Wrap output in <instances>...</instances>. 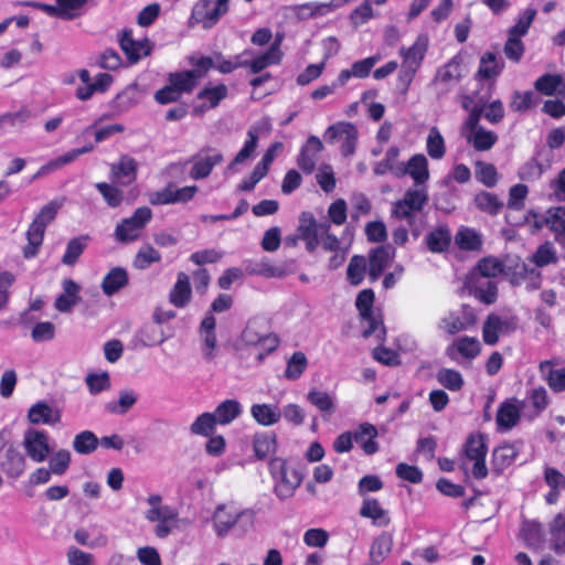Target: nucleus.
Here are the masks:
<instances>
[{
	"label": "nucleus",
	"instance_id": "f257e3e1",
	"mask_svg": "<svg viewBox=\"0 0 565 565\" xmlns=\"http://www.w3.org/2000/svg\"><path fill=\"white\" fill-rule=\"evenodd\" d=\"M58 209V204L50 202L36 214L26 232L28 245L23 248V256L25 258L29 259L36 256L44 238L45 228L55 218Z\"/></svg>",
	"mask_w": 565,
	"mask_h": 565
},
{
	"label": "nucleus",
	"instance_id": "f03ea898",
	"mask_svg": "<svg viewBox=\"0 0 565 565\" xmlns=\"http://www.w3.org/2000/svg\"><path fill=\"white\" fill-rule=\"evenodd\" d=\"M531 220H533L535 231L547 227L557 242L565 239V206L550 207L544 214L529 211L525 221L530 222Z\"/></svg>",
	"mask_w": 565,
	"mask_h": 565
},
{
	"label": "nucleus",
	"instance_id": "7ed1b4c3",
	"mask_svg": "<svg viewBox=\"0 0 565 565\" xmlns=\"http://www.w3.org/2000/svg\"><path fill=\"white\" fill-rule=\"evenodd\" d=\"M152 212L148 206L138 207L130 217L124 218L115 228V238L119 243H129L140 236V232L151 220Z\"/></svg>",
	"mask_w": 565,
	"mask_h": 565
},
{
	"label": "nucleus",
	"instance_id": "20e7f679",
	"mask_svg": "<svg viewBox=\"0 0 565 565\" xmlns=\"http://www.w3.org/2000/svg\"><path fill=\"white\" fill-rule=\"evenodd\" d=\"M224 160L223 153L211 147H202L195 154H193L188 162L192 163L189 175L193 180H201L207 178L213 168Z\"/></svg>",
	"mask_w": 565,
	"mask_h": 565
},
{
	"label": "nucleus",
	"instance_id": "39448f33",
	"mask_svg": "<svg viewBox=\"0 0 565 565\" xmlns=\"http://www.w3.org/2000/svg\"><path fill=\"white\" fill-rule=\"evenodd\" d=\"M461 63L462 58L455 55L448 63L437 70L431 86L435 88L438 98L447 95L461 81Z\"/></svg>",
	"mask_w": 565,
	"mask_h": 565
},
{
	"label": "nucleus",
	"instance_id": "423d86ee",
	"mask_svg": "<svg viewBox=\"0 0 565 565\" xmlns=\"http://www.w3.org/2000/svg\"><path fill=\"white\" fill-rule=\"evenodd\" d=\"M245 518L248 519V525H252L253 514L249 511H230L225 504H218L212 515L213 529L223 539Z\"/></svg>",
	"mask_w": 565,
	"mask_h": 565
},
{
	"label": "nucleus",
	"instance_id": "0eeeda50",
	"mask_svg": "<svg viewBox=\"0 0 565 565\" xmlns=\"http://www.w3.org/2000/svg\"><path fill=\"white\" fill-rule=\"evenodd\" d=\"M324 138L330 143L342 141L341 153L349 157L355 151L358 129L352 122L340 121L327 128Z\"/></svg>",
	"mask_w": 565,
	"mask_h": 565
},
{
	"label": "nucleus",
	"instance_id": "6e6552de",
	"mask_svg": "<svg viewBox=\"0 0 565 565\" xmlns=\"http://www.w3.org/2000/svg\"><path fill=\"white\" fill-rule=\"evenodd\" d=\"M26 455L35 462H43L51 452L49 436L44 430L29 428L23 436Z\"/></svg>",
	"mask_w": 565,
	"mask_h": 565
},
{
	"label": "nucleus",
	"instance_id": "1a4fd4ad",
	"mask_svg": "<svg viewBox=\"0 0 565 565\" xmlns=\"http://www.w3.org/2000/svg\"><path fill=\"white\" fill-rule=\"evenodd\" d=\"M109 179L114 184L127 186L137 179L138 162L128 154H121L117 162L109 164Z\"/></svg>",
	"mask_w": 565,
	"mask_h": 565
},
{
	"label": "nucleus",
	"instance_id": "9d476101",
	"mask_svg": "<svg viewBox=\"0 0 565 565\" xmlns=\"http://www.w3.org/2000/svg\"><path fill=\"white\" fill-rule=\"evenodd\" d=\"M119 45L130 64L139 62L142 56H148L152 50V43L148 38L139 41L134 40L130 29L121 31Z\"/></svg>",
	"mask_w": 565,
	"mask_h": 565
},
{
	"label": "nucleus",
	"instance_id": "9b49d317",
	"mask_svg": "<svg viewBox=\"0 0 565 565\" xmlns=\"http://www.w3.org/2000/svg\"><path fill=\"white\" fill-rule=\"evenodd\" d=\"M394 256L395 248L390 244L381 245L370 250L367 274L371 282L379 280Z\"/></svg>",
	"mask_w": 565,
	"mask_h": 565
},
{
	"label": "nucleus",
	"instance_id": "f8f14e48",
	"mask_svg": "<svg viewBox=\"0 0 565 565\" xmlns=\"http://www.w3.org/2000/svg\"><path fill=\"white\" fill-rule=\"evenodd\" d=\"M466 287L482 303L492 305L497 301L498 287L491 279L477 277V274H469L466 279Z\"/></svg>",
	"mask_w": 565,
	"mask_h": 565
},
{
	"label": "nucleus",
	"instance_id": "ddd939ff",
	"mask_svg": "<svg viewBox=\"0 0 565 565\" xmlns=\"http://www.w3.org/2000/svg\"><path fill=\"white\" fill-rule=\"evenodd\" d=\"M407 173L414 179L417 185L424 184L428 180V162L424 154H414L408 160L407 164L396 163V177H403Z\"/></svg>",
	"mask_w": 565,
	"mask_h": 565
},
{
	"label": "nucleus",
	"instance_id": "4468645a",
	"mask_svg": "<svg viewBox=\"0 0 565 565\" xmlns=\"http://www.w3.org/2000/svg\"><path fill=\"white\" fill-rule=\"evenodd\" d=\"M242 339L247 345L260 344L266 351L271 352L278 345V339L259 331V322L257 320L248 321L242 332Z\"/></svg>",
	"mask_w": 565,
	"mask_h": 565
},
{
	"label": "nucleus",
	"instance_id": "2eb2a0df",
	"mask_svg": "<svg viewBox=\"0 0 565 565\" xmlns=\"http://www.w3.org/2000/svg\"><path fill=\"white\" fill-rule=\"evenodd\" d=\"M348 0H330L329 2H308L295 7L294 11L298 19L307 20L310 18L326 15L335 9L341 8Z\"/></svg>",
	"mask_w": 565,
	"mask_h": 565
},
{
	"label": "nucleus",
	"instance_id": "dca6fc26",
	"mask_svg": "<svg viewBox=\"0 0 565 565\" xmlns=\"http://www.w3.org/2000/svg\"><path fill=\"white\" fill-rule=\"evenodd\" d=\"M63 292L55 299L54 307L60 312H71L74 306L81 302V286L71 278L62 282Z\"/></svg>",
	"mask_w": 565,
	"mask_h": 565
},
{
	"label": "nucleus",
	"instance_id": "f3484780",
	"mask_svg": "<svg viewBox=\"0 0 565 565\" xmlns=\"http://www.w3.org/2000/svg\"><path fill=\"white\" fill-rule=\"evenodd\" d=\"M525 406V401L504 402L500 405L495 422L500 430L513 428L520 420V408Z\"/></svg>",
	"mask_w": 565,
	"mask_h": 565
},
{
	"label": "nucleus",
	"instance_id": "a211bd4d",
	"mask_svg": "<svg viewBox=\"0 0 565 565\" xmlns=\"http://www.w3.org/2000/svg\"><path fill=\"white\" fill-rule=\"evenodd\" d=\"M428 50V38L424 34L417 36L409 47H402L399 54L403 57V65L418 70Z\"/></svg>",
	"mask_w": 565,
	"mask_h": 565
},
{
	"label": "nucleus",
	"instance_id": "6ab92c4d",
	"mask_svg": "<svg viewBox=\"0 0 565 565\" xmlns=\"http://www.w3.org/2000/svg\"><path fill=\"white\" fill-rule=\"evenodd\" d=\"M522 446L523 443L519 440L513 444H503L497 447L492 454L493 469L500 473L510 465H512V462L518 457Z\"/></svg>",
	"mask_w": 565,
	"mask_h": 565
},
{
	"label": "nucleus",
	"instance_id": "aec40b11",
	"mask_svg": "<svg viewBox=\"0 0 565 565\" xmlns=\"http://www.w3.org/2000/svg\"><path fill=\"white\" fill-rule=\"evenodd\" d=\"M377 435V428L366 422L360 424L352 433L353 440L361 445L366 455H374L379 451V444L375 441Z\"/></svg>",
	"mask_w": 565,
	"mask_h": 565
},
{
	"label": "nucleus",
	"instance_id": "412c9836",
	"mask_svg": "<svg viewBox=\"0 0 565 565\" xmlns=\"http://www.w3.org/2000/svg\"><path fill=\"white\" fill-rule=\"evenodd\" d=\"M274 480V492L279 499L284 500L294 495L295 490L302 481V477L297 470H287Z\"/></svg>",
	"mask_w": 565,
	"mask_h": 565
},
{
	"label": "nucleus",
	"instance_id": "4be33fe9",
	"mask_svg": "<svg viewBox=\"0 0 565 565\" xmlns=\"http://www.w3.org/2000/svg\"><path fill=\"white\" fill-rule=\"evenodd\" d=\"M281 41L282 36L277 34L276 39L274 40L269 50L266 53L248 62L247 67L250 68L252 73L257 74L267 66L278 64L280 62L282 56V53L280 51Z\"/></svg>",
	"mask_w": 565,
	"mask_h": 565
},
{
	"label": "nucleus",
	"instance_id": "5701e85b",
	"mask_svg": "<svg viewBox=\"0 0 565 565\" xmlns=\"http://www.w3.org/2000/svg\"><path fill=\"white\" fill-rule=\"evenodd\" d=\"M28 418L34 425H54L61 420V413L58 409H54L47 403L41 401L30 407Z\"/></svg>",
	"mask_w": 565,
	"mask_h": 565
},
{
	"label": "nucleus",
	"instance_id": "b1692460",
	"mask_svg": "<svg viewBox=\"0 0 565 565\" xmlns=\"http://www.w3.org/2000/svg\"><path fill=\"white\" fill-rule=\"evenodd\" d=\"M514 324L502 320L497 315H489L482 328L483 341L488 345H494L499 341L500 332L513 330Z\"/></svg>",
	"mask_w": 565,
	"mask_h": 565
},
{
	"label": "nucleus",
	"instance_id": "393cba45",
	"mask_svg": "<svg viewBox=\"0 0 565 565\" xmlns=\"http://www.w3.org/2000/svg\"><path fill=\"white\" fill-rule=\"evenodd\" d=\"M504 68V61L498 60L493 52H486L480 58L479 68L476 73L478 79H493L498 77Z\"/></svg>",
	"mask_w": 565,
	"mask_h": 565
},
{
	"label": "nucleus",
	"instance_id": "a878e982",
	"mask_svg": "<svg viewBox=\"0 0 565 565\" xmlns=\"http://www.w3.org/2000/svg\"><path fill=\"white\" fill-rule=\"evenodd\" d=\"M191 292L189 276L185 273H179L177 282L170 290L169 301L178 308H183L190 302Z\"/></svg>",
	"mask_w": 565,
	"mask_h": 565
},
{
	"label": "nucleus",
	"instance_id": "bb28decb",
	"mask_svg": "<svg viewBox=\"0 0 565 565\" xmlns=\"http://www.w3.org/2000/svg\"><path fill=\"white\" fill-rule=\"evenodd\" d=\"M360 515L372 520V523L377 526H386L390 524L391 519L386 510H384L379 501L373 498L363 500L360 509Z\"/></svg>",
	"mask_w": 565,
	"mask_h": 565
},
{
	"label": "nucleus",
	"instance_id": "cd10ccee",
	"mask_svg": "<svg viewBox=\"0 0 565 565\" xmlns=\"http://www.w3.org/2000/svg\"><path fill=\"white\" fill-rule=\"evenodd\" d=\"M393 536L387 532H382L376 536L370 546V562L381 564L392 552Z\"/></svg>",
	"mask_w": 565,
	"mask_h": 565
},
{
	"label": "nucleus",
	"instance_id": "c85d7f7f",
	"mask_svg": "<svg viewBox=\"0 0 565 565\" xmlns=\"http://www.w3.org/2000/svg\"><path fill=\"white\" fill-rule=\"evenodd\" d=\"M534 87L545 96H553L555 94L565 96V83L559 74L546 73L542 75L535 81Z\"/></svg>",
	"mask_w": 565,
	"mask_h": 565
},
{
	"label": "nucleus",
	"instance_id": "c756f323",
	"mask_svg": "<svg viewBox=\"0 0 565 565\" xmlns=\"http://www.w3.org/2000/svg\"><path fill=\"white\" fill-rule=\"evenodd\" d=\"M425 242L431 253H444L451 243L450 230L447 225H440L426 235Z\"/></svg>",
	"mask_w": 565,
	"mask_h": 565
},
{
	"label": "nucleus",
	"instance_id": "7c9ffc66",
	"mask_svg": "<svg viewBox=\"0 0 565 565\" xmlns=\"http://www.w3.org/2000/svg\"><path fill=\"white\" fill-rule=\"evenodd\" d=\"M1 468L8 477L19 478L24 471L25 458L19 450L10 447L1 461Z\"/></svg>",
	"mask_w": 565,
	"mask_h": 565
},
{
	"label": "nucleus",
	"instance_id": "2f4dec72",
	"mask_svg": "<svg viewBox=\"0 0 565 565\" xmlns=\"http://www.w3.org/2000/svg\"><path fill=\"white\" fill-rule=\"evenodd\" d=\"M242 413L243 407L237 399H225L216 406L212 414L218 425H228L238 418Z\"/></svg>",
	"mask_w": 565,
	"mask_h": 565
},
{
	"label": "nucleus",
	"instance_id": "473e14b6",
	"mask_svg": "<svg viewBox=\"0 0 565 565\" xmlns=\"http://www.w3.org/2000/svg\"><path fill=\"white\" fill-rule=\"evenodd\" d=\"M138 394L134 390H121L117 401L105 404V411L115 415L127 414L137 403Z\"/></svg>",
	"mask_w": 565,
	"mask_h": 565
},
{
	"label": "nucleus",
	"instance_id": "72a5a7b5",
	"mask_svg": "<svg viewBox=\"0 0 565 565\" xmlns=\"http://www.w3.org/2000/svg\"><path fill=\"white\" fill-rule=\"evenodd\" d=\"M127 285V270L122 267H115L104 277L102 281V289L106 296H113Z\"/></svg>",
	"mask_w": 565,
	"mask_h": 565
},
{
	"label": "nucleus",
	"instance_id": "f704fd0d",
	"mask_svg": "<svg viewBox=\"0 0 565 565\" xmlns=\"http://www.w3.org/2000/svg\"><path fill=\"white\" fill-rule=\"evenodd\" d=\"M253 418L263 426H270L279 422L281 411L271 404H254L250 407Z\"/></svg>",
	"mask_w": 565,
	"mask_h": 565
},
{
	"label": "nucleus",
	"instance_id": "c9c22d12",
	"mask_svg": "<svg viewBox=\"0 0 565 565\" xmlns=\"http://www.w3.org/2000/svg\"><path fill=\"white\" fill-rule=\"evenodd\" d=\"M215 327L216 320L211 313H209L200 324V335L204 343L203 351L207 359L212 358V352L216 347Z\"/></svg>",
	"mask_w": 565,
	"mask_h": 565
},
{
	"label": "nucleus",
	"instance_id": "e433bc0d",
	"mask_svg": "<svg viewBox=\"0 0 565 565\" xmlns=\"http://www.w3.org/2000/svg\"><path fill=\"white\" fill-rule=\"evenodd\" d=\"M254 452L257 459L263 460L277 448V438L275 433H260L254 436Z\"/></svg>",
	"mask_w": 565,
	"mask_h": 565
},
{
	"label": "nucleus",
	"instance_id": "4c0bfd02",
	"mask_svg": "<svg viewBox=\"0 0 565 565\" xmlns=\"http://www.w3.org/2000/svg\"><path fill=\"white\" fill-rule=\"evenodd\" d=\"M113 79L110 74L100 73L92 85L78 87L75 95L79 100H88L95 92H106L111 85Z\"/></svg>",
	"mask_w": 565,
	"mask_h": 565
},
{
	"label": "nucleus",
	"instance_id": "58836bf2",
	"mask_svg": "<svg viewBox=\"0 0 565 565\" xmlns=\"http://www.w3.org/2000/svg\"><path fill=\"white\" fill-rule=\"evenodd\" d=\"M307 399L323 415L330 416L335 411L334 397L328 392L312 388L308 392Z\"/></svg>",
	"mask_w": 565,
	"mask_h": 565
},
{
	"label": "nucleus",
	"instance_id": "ea45409f",
	"mask_svg": "<svg viewBox=\"0 0 565 565\" xmlns=\"http://www.w3.org/2000/svg\"><path fill=\"white\" fill-rule=\"evenodd\" d=\"M521 536L531 548H540L544 541L542 525L535 521H524L521 527Z\"/></svg>",
	"mask_w": 565,
	"mask_h": 565
},
{
	"label": "nucleus",
	"instance_id": "a19ab883",
	"mask_svg": "<svg viewBox=\"0 0 565 565\" xmlns=\"http://www.w3.org/2000/svg\"><path fill=\"white\" fill-rule=\"evenodd\" d=\"M217 422L212 413L205 412L199 415L190 426L192 435L210 437L215 431Z\"/></svg>",
	"mask_w": 565,
	"mask_h": 565
},
{
	"label": "nucleus",
	"instance_id": "79ce46f5",
	"mask_svg": "<svg viewBox=\"0 0 565 565\" xmlns=\"http://www.w3.org/2000/svg\"><path fill=\"white\" fill-rule=\"evenodd\" d=\"M99 445V439L90 430H83L74 437L73 448L79 455L94 452Z\"/></svg>",
	"mask_w": 565,
	"mask_h": 565
},
{
	"label": "nucleus",
	"instance_id": "37998d69",
	"mask_svg": "<svg viewBox=\"0 0 565 565\" xmlns=\"http://www.w3.org/2000/svg\"><path fill=\"white\" fill-rule=\"evenodd\" d=\"M88 236L83 235L72 238L66 246V250L62 257V263L67 266H74L84 249L87 246Z\"/></svg>",
	"mask_w": 565,
	"mask_h": 565
},
{
	"label": "nucleus",
	"instance_id": "c03bdc74",
	"mask_svg": "<svg viewBox=\"0 0 565 565\" xmlns=\"http://www.w3.org/2000/svg\"><path fill=\"white\" fill-rule=\"evenodd\" d=\"M455 242L462 250H479L482 245L480 235L468 227H462L457 232Z\"/></svg>",
	"mask_w": 565,
	"mask_h": 565
},
{
	"label": "nucleus",
	"instance_id": "a18cd8bd",
	"mask_svg": "<svg viewBox=\"0 0 565 565\" xmlns=\"http://www.w3.org/2000/svg\"><path fill=\"white\" fill-rule=\"evenodd\" d=\"M502 270L503 265L499 259L495 257H484L478 262L470 274H477V277L490 279L497 277Z\"/></svg>",
	"mask_w": 565,
	"mask_h": 565
},
{
	"label": "nucleus",
	"instance_id": "49530a36",
	"mask_svg": "<svg viewBox=\"0 0 565 565\" xmlns=\"http://www.w3.org/2000/svg\"><path fill=\"white\" fill-rule=\"evenodd\" d=\"M551 362L544 361L540 364V370L542 373H545V370L548 369L547 374L544 376L548 386L552 391L559 393L565 391V367L562 369H552L550 367Z\"/></svg>",
	"mask_w": 565,
	"mask_h": 565
},
{
	"label": "nucleus",
	"instance_id": "de8ad7c7",
	"mask_svg": "<svg viewBox=\"0 0 565 565\" xmlns=\"http://www.w3.org/2000/svg\"><path fill=\"white\" fill-rule=\"evenodd\" d=\"M475 203L479 210L490 215H497L503 207V202L498 195L482 191L475 196Z\"/></svg>",
	"mask_w": 565,
	"mask_h": 565
},
{
	"label": "nucleus",
	"instance_id": "09e8293b",
	"mask_svg": "<svg viewBox=\"0 0 565 565\" xmlns=\"http://www.w3.org/2000/svg\"><path fill=\"white\" fill-rule=\"evenodd\" d=\"M552 548L557 554L565 553V516L557 514L551 524Z\"/></svg>",
	"mask_w": 565,
	"mask_h": 565
},
{
	"label": "nucleus",
	"instance_id": "8fccbe9b",
	"mask_svg": "<svg viewBox=\"0 0 565 565\" xmlns=\"http://www.w3.org/2000/svg\"><path fill=\"white\" fill-rule=\"evenodd\" d=\"M426 149L431 159L439 160L445 156V141L437 127L430 128L426 140Z\"/></svg>",
	"mask_w": 565,
	"mask_h": 565
},
{
	"label": "nucleus",
	"instance_id": "3c124183",
	"mask_svg": "<svg viewBox=\"0 0 565 565\" xmlns=\"http://www.w3.org/2000/svg\"><path fill=\"white\" fill-rule=\"evenodd\" d=\"M436 379L440 385L454 392L461 390L465 384L462 375L458 371L447 367H441L437 372Z\"/></svg>",
	"mask_w": 565,
	"mask_h": 565
},
{
	"label": "nucleus",
	"instance_id": "603ef678",
	"mask_svg": "<svg viewBox=\"0 0 565 565\" xmlns=\"http://www.w3.org/2000/svg\"><path fill=\"white\" fill-rule=\"evenodd\" d=\"M366 273V258L362 255H354L350 259L348 269H347V278L353 286H359Z\"/></svg>",
	"mask_w": 565,
	"mask_h": 565
},
{
	"label": "nucleus",
	"instance_id": "864d4df0",
	"mask_svg": "<svg viewBox=\"0 0 565 565\" xmlns=\"http://www.w3.org/2000/svg\"><path fill=\"white\" fill-rule=\"evenodd\" d=\"M486 436L483 434L470 435L466 441L465 452L470 460L486 458Z\"/></svg>",
	"mask_w": 565,
	"mask_h": 565
},
{
	"label": "nucleus",
	"instance_id": "5fc2aeb1",
	"mask_svg": "<svg viewBox=\"0 0 565 565\" xmlns=\"http://www.w3.org/2000/svg\"><path fill=\"white\" fill-rule=\"evenodd\" d=\"M95 188L102 194L105 202L110 207L119 206L124 201V192L118 188L117 184L98 182L95 184Z\"/></svg>",
	"mask_w": 565,
	"mask_h": 565
},
{
	"label": "nucleus",
	"instance_id": "6e6d98bb",
	"mask_svg": "<svg viewBox=\"0 0 565 565\" xmlns=\"http://www.w3.org/2000/svg\"><path fill=\"white\" fill-rule=\"evenodd\" d=\"M531 260L537 267H544L551 264H556L558 260L557 253L552 243L545 242L537 247L532 255Z\"/></svg>",
	"mask_w": 565,
	"mask_h": 565
},
{
	"label": "nucleus",
	"instance_id": "4d7b16f0",
	"mask_svg": "<svg viewBox=\"0 0 565 565\" xmlns=\"http://www.w3.org/2000/svg\"><path fill=\"white\" fill-rule=\"evenodd\" d=\"M308 365V360L305 353L298 351L295 352L291 358L287 362V367L285 370V377L291 381L299 379L302 373L306 371Z\"/></svg>",
	"mask_w": 565,
	"mask_h": 565
},
{
	"label": "nucleus",
	"instance_id": "13d9d810",
	"mask_svg": "<svg viewBox=\"0 0 565 565\" xmlns=\"http://www.w3.org/2000/svg\"><path fill=\"white\" fill-rule=\"evenodd\" d=\"M169 83L182 95L190 93L196 85V79L190 71L169 74Z\"/></svg>",
	"mask_w": 565,
	"mask_h": 565
},
{
	"label": "nucleus",
	"instance_id": "bf43d9fd",
	"mask_svg": "<svg viewBox=\"0 0 565 565\" xmlns=\"http://www.w3.org/2000/svg\"><path fill=\"white\" fill-rule=\"evenodd\" d=\"M527 399L534 412L531 418L539 416L548 406L550 399L547 391L543 386L534 387L527 392Z\"/></svg>",
	"mask_w": 565,
	"mask_h": 565
},
{
	"label": "nucleus",
	"instance_id": "052dcab7",
	"mask_svg": "<svg viewBox=\"0 0 565 565\" xmlns=\"http://www.w3.org/2000/svg\"><path fill=\"white\" fill-rule=\"evenodd\" d=\"M85 383L92 395H97L102 392L110 390V377L107 372L89 373L85 377Z\"/></svg>",
	"mask_w": 565,
	"mask_h": 565
},
{
	"label": "nucleus",
	"instance_id": "680f3d73",
	"mask_svg": "<svg viewBox=\"0 0 565 565\" xmlns=\"http://www.w3.org/2000/svg\"><path fill=\"white\" fill-rule=\"evenodd\" d=\"M138 103V93L136 85L127 86L119 93L115 99L114 105L119 111H126Z\"/></svg>",
	"mask_w": 565,
	"mask_h": 565
},
{
	"label": "nucleus",
	"instance_id": "e2e57ef3",
	"mask_svg": "<svg viewBox=\"0 0 565 565\" xmlns=\"http://www.w3.org/2000/svg\"><path fill=\"white\" fill-rule=\"evenodd\" d=\"M161 259L160 253L150 245L141 247L134 260V265L138 269H146L152 263H158Z\"/></svg>",
	"mask_w": 565,
	"mask_h": 565
},
{
	"label": "nucleus",
	"instance_id": "0e129e2a",
	"mask_svg": "<svg viewBox=\"0 0 565 565\" xmlns=\"http://www.w3.org/2000/svg\"><path fill=\"white\" fill-rule=\"evenodd\" d=\"M227 96V87L224 84H218L214 87H204L199 94V99H204L209 102V107H216L222 99Z\"/></svg>",
	"mask_w": 565,
	"mask_h": 565
},
{
	"label": "nucleus",
	"instance_id": "69168bd1",
	"mask_svg": "<svg viewBox=\"0 0 565 565\" xmlns=\"http://www.w3.org/2000/svg\"><path fill=\"white\" fill-rule=\"evenodd\" d=\"M498 136L492 132L488 131L482 127H479L475 130L473 137H472V145L473 148L478 151H486L493 147V145L497 142Z\"/></svg>",
	"mask_w": 565,
	"mask_h": 565
},
{
	"label": "nucleus",
	"instance_id": "338daca9",
	"mask_svg": "<svg viewBox=\"0 0 565 565\" xmlns=\"http://www.w3.org/2000/svg\"><path fill=\"white\" fill-rule=\"evenodd\" d=\"M537 104V98L535 94L531 90L525 93L515 92L512 97V102L510 107L514 111L524 113Z\"/></svg>",
	"mask_w": 565,
	"mask_h": 565
},
{
	"label": "nucleus",
	"instance_id": "774afa93",
	"mask_svg": "<svg viewBox=\"0 0 565 565\" xmlns=\"http://www.w3.org/2000/svg\"><path fill=\"white\" fill-rule=\"evenodd\" d=\"M71 463V452L67 449H60L49 460L50 470L57 476L64 475Z\"/></svg>",
	"mask_w": 565,
	"mask_h": 565
}]
</instances>
